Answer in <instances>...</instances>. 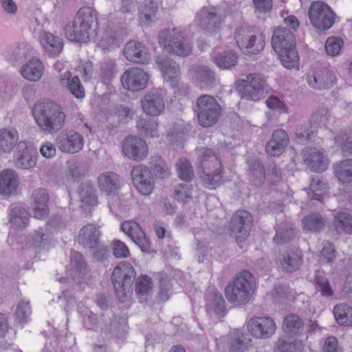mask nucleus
Listing matches in <instances>:
<instances>
[{"mask_svg": "<svg viewBox=\"0 0 352 352\" xmlns=\"http://www.w3.org/2000/svg\"><path fill=\"white\" fill-rule=\"evenodd\" d=\"M64 32L65 36L73 42L87 43L91 38L98 40L100 46L107 50L119 47L128 34L126 28L121 23H67Z\"/></svg>", "mask_w": 352, "mask_h": 352, "instance_id": "nucleus-1", "label": "nucleus"}, {"mask_svg": "<svg viewBox=\"0 0 352 352\" xmlns=\"http://www.w3.org/2000/svg\"><path fill=\"white\" fill-rule=\"evenodd\" d=\"M33 115L37 125L45 133H56L65 123L66 116L63 108L52 101L34 104Z\"/></svg>", "mask_w": 352, "mask_h": 352, "instance_id": "nucleus-2", "label": "nucleus"}, {"mask_svg": "<svg viewBox=\"0 0 352 352\" xmlns=\"http://www.w3.org/2000/svg\"><path fill=\"white\" fill-rule=\"evenodd\" d=\"M254 286L252 274L248 270H243L226 287V297L235 305H245L251 299Z\"/></svg>", "mask_w": 352, "mask_h": 352, "instance_id": "nucleus-3", "label": "nucleus"}, {"mask_svg": "<svg viewBox=\"0 0 352 352\" xmlns=\"http://www.w3.org/2000/svg\"><path fill=\"white\" fill-rule=\"evenodd\" d=\"M135 276L133 267L128 262L122 261L114 268L111 281L120 301L124 302L130 296Z\"/></svg>", "mask_w": 352, "mask_h": 352, "instance_id": "nucleus-4", "label": "nucleus"}, {"mask_svg": "<svg viewBox=\"0 0 352 352\" xmlns=\"http://www.w3.org/2000/svg\"><path fill=\"white\" fill-rule=\"evenodd\" d=\"M236 87L242 98L258 101L265 96L267 83L261 74L252 73L247 75L245 78L237 80Z\"/></svg>", "mask_w": 352, "mask_h": 352, "instance_id": "nucleus-5", "label": "nucleus"}, {"mask_svg": "<svg viewBox=\"0 0 352 352\" xmlns=\"http://www.w3.org/2000/svg\"><path fill=\"white\" fill-rule=\"evenodd\" d=\"M158 41L160 46L168 53L179 56H188L191 53L190 46L186 43L182 33L175 28L162 30Z\"/></svg>", "mask_w": 352, "mask_h": 352, "instance_id": "nucleus-6", "label": "nucleus"}, {"mask_svg": "<svg viewBox=\"0 0 352 352\" xmlns=\"http://www.w3.org/2000/svg\"><path fill=\"white\" fill-rule=\"evenodd\" d=\"M253 223L252 214L243 210H237L232 217L228 230L230 234L236 239L241 248L240 243L244 242L250 235Z\"/></svg>", "mask_w": 352, "mask_h": 352, "instance_id": "nucleus-7", "label": "nucleus"}, {"mask_svg": "<svg viewBox=\"0 0 352 352\" xmlns=\"http://www.w3.org/2000/svg\"><path fill=\"white\" fill-rule=\"evenodd\" d=\"M221 114V107L212 96H199V125L210 127L216 124Z\"/></svg>", "mask_w": 352, "mask_h": 352, "instance_id": "nucleus-8", "label": "nucleus"}, {"mask_svg": "<svg viewBox=\"0 0 352 352\" xmlns=\"http://www.w3.org/2000/svg\"><path fill=\"white\" fill-rule=\"evenodd\" d=\"M235 39L239 48L250 54H258L265 45V36L251 34L246 25H242L236 30Z\"/></svg>", "mask_w": 352, "mask_h": 352, "instance_id": "nucleus-9", "label": "nucleus"}, {"mask_svg": "<svg viewBox=\"0 0 352 352\" xmlns=\"http://www.w3.org/2000/svg\"><path fill=\"white\" fill-rule=\"evenodd\" d=\"M131 174L133 184L138 191L144 196L151 195L155 184L151 170L146 166L140 164L133 166Z\"/></svg>", "mask_w": 352, "mask_h": 352, "instance_id": "nucleus-10", "label": "nucleus"}, {"mask_svg": "<svg viewBox=\"0 0 352 352\" xmlns=\"http://www.w3.org/2000/svg\"><path fill=\"white\" fill-rule=\"evenodd\" d=\"M250 342L248 333L236 329L232 333L230 342L223 338L217 342V346L220 352H243L247 349Z\"/></svg>", "mask_w": 352, "mask_h": 352, "instance_id": "nucleus-11", "label": "nucleus"}, {"mask_svg": "<svg viewBox=\"0 0 352 352\" xmlns=\"http://www.w3.org/2000/svg\"><path fill=\"white\" fill-rule=\"evenodd\" d=\"M148 80V74L138 67H132L126 70L121 77L123 87L131 91L144 89L146 87Z\"/></svg>", "mask_w": 352, "mask_h": 352, "instance_id": "nucleus-12", "label": "nucleus"}, {"mask_svg": "<svg viewBox=\"0 0 352 352\" xmlns=\"http://www.w3.org/2000/svg\"><path fill=\"white\" fill-rule=\"evenodd\" d=\"M58 148L63 153H76L84 146V138L78 133L69 131L61 133L56 139Z\"/></svg>", "mask_w": 352, "mask_h": 352, "instance_id": "nucleus-13", "label": "nucleus"}, {"mask_svg": "<svg viewBox=\"0 0 352 352\" xmlns=\"http://www.w3.org/2000/svg\"><path fill=\"white\" fill-rule=\"evenodd\" d=\"M122 151L129 159L141 161L148 155V146L142 138L129 135L122 142Z\"/></svg>", "mask_w": 352, "mask_h": 352, "instance_id": "nucleus-14", "label": "nucleus"}, {"mask_svg": "<svg viewBox=\"0 0 352 352\" xmlns=\"http://www.w3.org/2000/svg\"><path fill=\"white\" fill-rule=\"evenodd\" d=\"M307 80L309 85L314 89H329L335 84L336 78L329 68L320 67L307 74Z\"/></svg>", "mask_w": 352, "mask_h": 352, "instance_id": "nucleus-15", "label": "nucleus"}, {"mask_svg": "<svg viewBox=\"0 0 352 352\" xmlns=\"http://www.w3.org/2000/svg\"><path fill=\"white\" fill-rule=\"evenodd\" d=\"M276 324L270 317H255L250 320L248 330L257 338H269L276 331Z\"/></svg>", "mask_w": 352, "mask_h": 352, "instance_id": "nucleus-16", "label": "nucleus"}, {"mask_svg": "<svg viewBox=\"0 0 352 352\" xmlns=\"http://www.w3.org/2000/svg\"><path fill=\"white\" fill-rule=\"evenodd\" d=\"M121 230L138 245L142 252H148L151 242L140 226L134 221H125L121 224Z\"/></svg>", "mask_w": 352, "mask_h": 352, "instance_id": "nucleus-17", "label": "nucleus"}, {"mask_svg": "<svg viewBox=\"0 0 352 352\" xmlns=\"http://www.w3.org/2000/svg\"><path fill=\"white\" fill-rule=\"evenodd\" d=\"M155 63L162 73L164 79L170 85H175V80H179L181 75L179 65L166 55L157 56Z\"/></svg>", "mask_w": 352, "mask_h": 352, "instance_id": "nucleus-18", "label": "nucleus"}, {"mask_svg": "<svg viewBox=\"0 0 352 352\" xmlns=\"http://www.w3.org/2000/svg\"><path fill=\"white\" fill-rule=\"evenodd\" d=\"M39 41L45 52L52 57H56L63 50L64 42L62 38L45 30L39 33Z\"/></svg>", "mask_w": 352, "mask_h": 352, "instance_id": "nucleus-19", "label": "nucleus"}, {"mask_svg": "<svg viewBox=\"0 0 352 352\" xmlns=\"http://www.w3.org/2000/svg\"><path fill=\"white\" fill-rule=\"evenodd\" d=\"M124 54L129 61L135 63L146 64L150 59L149 52L145 45L135 41L126 44Z\"/></svg>", "mask_w": 352, "mask_h": 352, "instance_id": "nucleus-20", "label": "nucleus"}, {"mask_svg": "<svg viewBox=\"0 0 352 352\" xmlns=\"http://www.w3.org/2000/svg\"><path fill=\"white\" fill-rule=\"evenodd\" d=\"M309 16L311 22H335L336 14L327 3L317 1L310 6Z\"/></svg>", "mask_w": 352, "mask_h": 352, "instance_id": "nucleus-21", "label": "nucleus"}, {"mask_svg": "<svg viewBox=\"0 0 352 352\" xmlns=\"http://www.w3.org/2000/svg\"><path fill=\"white\" fill-rule=\"evenodd\" d=\"M122 179L116 173L108 171L100 174L98 177L99 189L108 196H115L120 188Z\"/></svg>", "mask_w": 352, "mask_h": 352, "instance_id": "nucleus-22", "label": "nucleus"}, {"mask_svg": "<svg viewBox=\"0 0 352 352\" xmlns=\"http://www.w3.org/2000/svg\"><path fill=\"white\" fill-rule=\"evenodd\" d=\"M143 111L151 116L160 115L164 109L163 98L157 93H148L141 99Z\"/></svg>", "mask_w": 352, "mask_h": 352, "instance_id": "nucleus-23", "label": "nucleus"}, {"mask_svg": "<svg viewBox=\"0 0 352 352\" xmlns=\"http://www.w3.org/2000/svg\"><path fill=\"white\" fill-rule=\"evenodd\" d=\"M271 44L274 50L278 52L288 47L296 45V40L289 29L279 27L274 30Z\"/></svg>", "mask_w": 352, "mask_h": 352, "instance_id": "nucleus-24", "label": "nucleus"}, {"mask_svg": "<svg viewBox=\"0 0 352 352\" xmlns=\"http://www.w3.org/2000/svg\"><path fill=\"white\" fill-rule=\"evenodd\" d=\"M289 143V136L287 132L281 129L275 130L265 146L266 152L272 155L276 156L281 154Z\"/></svg>", "mask_w": 352, "mask_h": 352, "instance_id": "nucleus-25", "label": "nucleus"}, {"mask_svg": "<svg viewBox=\"0 0 352 352\" xmlns=\"http://www.w3.org/2000/svg\"><path fill=\"white\" fill-rule=\"evenodd\" d=\"M34 201L32 208V213L35 218L43 219L48 215L47 203L49 201V195L45 188L36 189L32 195Z\"/></svg>", "mask_w": 352, "mask_h": 352, "instance_id": "nucleus-26", "label": "nucleus"}, {"mask_svg": "<svg viewBox=\"0 0 352 352\" xmlns=\"http://www.w3.org/2000/svg\"><path fill=\"white\" fill-rule=\"evenodd\" d=\"M100 234L98 226L94 223H88L80 229L77 240L83 247L89 248L100 241Z\"/></svg>", "mask_w": 352, "mask_h": 352, "instance_id": "nucleus-27", "label": "nucleus"}, {"mask_svg": "<svg viewBox=\"0 0 352 352\" xmlns=\"http://www.w3.org/2000/svg\"><path fill=\"white\" fill-rule=\"evenodd\" d=\"M36 164V157L32 155L28 149L25 142H20L17 144L14 157V165L21 169H30Z\"/></svg>", "mask_w": 352, "mask_h": 352, "instance_id": "nucleus-28", "label": "nucleus"}, {"mask_svg": "<svg viewBox=\"0 0 352 352\" xmlns=\"http://www.w3.org/2000/svg\"><path fill=\"white\" fill-rule=\"evenodd\" d=\"M19 186V177L12 169H4L0 173V194L10 195Z\"/></svg>", "mask_w": 352, "mask_h": 352, "instance_id": "nucleus-29", "label": "nucleus"}, {"mask_svg": "<svg viewBox=\"0 0 352 352\" xmlns=\"http://www.w3.org/2000/svg\"><path fill=\"white\" fill-rule=\"evenodd\" d=\"M304 160L316 172H322L327 168V162L323 152L316 148L307 149L304 154Z\"/></svg>", "mask_w": 352, "mask_h": 352, "instance_id": "nucleus-30", "label": "nucleus"}, {"mask_svg": "<svg viewBox=\"0 0 352 352\" xmlns=\"http://www.w3.org/2000/svg\"><path fill=\"white\" fill-rule=\"evenodd\" d=\"M221 166V162L214 150L208 148L199 150V168L202 172H212V169H219Z\"/></svg>", "mask_w": 352, "mask_h": 352, "instance_id": "nucleus-31", "label": "nucleus"}, {"mask_svg": "<svg viewBox=\"0 0 352 352\" xmlns=\"http://www.w3.org/2000/svg\"><path fill=\"white\" fill-rule=\"evenodd\" d=\"M61 85L66 87L71 94L76 98L81 99L85 97V89L77 76H72L69 71L60 76Z\"/></svg>", "mask_w": 352, "mask_h": 352, "instance_id": "nucleus-32", "label": "nucleus"}, {"mask_svg": "<svg viewBox=\"0 0 352 352\" xmlns=\"http://www.w3.org/2000/svg\"><path fill=\"white\" fill-rule=\"evenodd\" d=\"M208 310L213 311L219 316H223L226 313L225 300L222 295L214 288L208 290L206 295Z\"/></svg>", "mask_w": 352, "mask_h": 352, "instance_id": "nucleus-33", "label": "nucleus"}, {"mask_svg": "<svg viewBox=\"0 0 352 352\" xmlns=\"http://www.w3.org/2000/svg\"><path fill=\"white\" fill-rule=\"evenodd\" d=\"M19 141V133L14 128L0 129V152L10 153Z\"/></svg>", "mask_w": 352, "mask_h": 352, "instance_id": "nucleus-34", "label": "nucleus"}, {"mask_svg": "<svg viewBox=\"0 0 352 352\" xmlns=\"http://www.w3.org/2000/svg\"><path fill=\"white\" fill-rule=\"evenodd\" d=\"M44 71V67L38 59H31L22 67L21 74L23 78L30 81H37L41 79Z\"/></svg>", "mask_w": 352, "mask_h": 352, "instance_id": "nucleus-35", "label": "nucleus"}, {"mask_svg": "<svg viewBox=\"0 0 352 352\" xmlns=\"http://www.w3.org/2000/svg\"><path fill=\"white\" fill-rule=\"evenodd\" d=\"M327 222V219L319 212L309 213L302 220L303 229L312 232H318L324 230Z\"/></svg>", "mask_w": 352, "mask_h": 352, "instance_id": "nucleus-36", "label": "nucleus"}, {"mask_svg": "<svg viewBox=\"0 0 352 352\" xmlns=\"http://www.w3.org/2000/svg\"><path fill=\"white\" fill-rule=\"evenodd\" d=\"M304 329L303 320L298 315L290 314L284 318L283 329L286 333L299 336L303 333Z\"/></svg>", "mask_w": 352, "mask_h": 352, "instance_id": "nucleus-37", "label": "nucleus"}, {"mask_svg": "<svg viewBox=\"0 0 352 352\" xmlns=\"http://www.w3.org/2000/svg\"><path fill=\"white\" fill-rule=\"evenodd\" d=\"M77 192L82 204L91 207L97 205L98 198L96 190L90 182L82 183Z\"/></svg>", "mask_w": 352, "mask_h": 352, "instance_id": "nucleus-38", "label": "nucleus"}, {"mask_svg": "<svg viewBox=\"0 0 352 352\" xmlns=\"http://www.w3.org/2000/svg\"><path fill=\"white\" fill-rule=\"evenodd\" d=\"M249 167L248 174L250 181L256 187H260L265 179L264 168L258 160H252L248 162Z\"/></svg>", "mask_w": 352, "mask_h": 352, "instance_id": "nucleus-39", "label": "nucleus"}, {"mask_svg": "<svg viewBox=\"0 0 352 352\" xmlns=\"http://www.w3.org/2000/svg\"><path fill=\"white\" fill-rule=\"evenodd\" d=\"M280 263L283 270L293 272L299 268L301 256L296 251L288 250L283 254Z\"/></svg>", "mask_w": 352, "mask_h": 352, "instance_id": "nucleus-40", "label": "nucleus"}, {"mask_svg": "<svg viewBox=\"0 0 352 352\" xmlns=\"http://www.w3.org/2000/svg\"><path fill=\"white\" fill-rule=\"evenodd\" d=\"M327 184L320 176L313 177L311 180L308 196L311 200L322 201L323 195L326 193Z\"/></svg>", "mask_w": 352, "mask_h": 352, "instance_id": "nucleus-41", "label": "nucleus"}, {"mask_svg": "<svg viewBox=\"0 0 352 352\" xmlns=\"http://www.w3.org/2000/svg\"><path fill=\"white\" fill-rule=\"evenodd\" d=\"M278 54L282 65L287 69L298 67L299 63V56L296 50V45L288 47L283 49Z\"/></svg>", "mask_w": 352, "mask_h": 352, "instance_id": "nucleus-42", "label": "nucleus"}, {"mask_svg": "<svg viewBox=\"0 0 352 352\" xmlns=\"http://www.w3.org/2000/svg\"><path fill=\"white\" fill-rule=\"evenodd\" d=\"M333 315L336 322L342 326H352V308L340 303L334 307Z\"/></svg>", "mask_w": 352, "mask_h": 352, "instance_id": "nucleus-43", "label": "nucleus"}, {"mask_svg": "<svg viewBox=\"0 0 352 352\" xmlns=\"http://www.w3.org/2000/svg\"><path fill=\"white\" fill-rule=\"evenodd\" d=\"M29 213L21 206L14 207L10 213V223L12 227L24 228L29 223Z\"/></svg>", "mask_w": 352, "mask_h": 352, "instance_id": "nucleus-44", "label": "nucleus"}, {"mask_svg": "<svg viewBox=\"0 0 352 352\" xmlns=\"http://www.w3.org/2000/svg\"><path fill=\"white\" fill-rule=\"evenodd\" d=\"M222 170L221 166L219 169H212V172H202L201 179L203 185L208 189H215L222 184Z\"/></svg>", "mask_w": 352, "mask_h": 352, "instance_id": "nucleus-45", "label": "nucleus"}, {"mask_svg": "<svg viewBox=\"0 0 352 352\" xmlns=\"http://www.w3.org/2000/svg\"><path fill=\"white\" fill-rule=\"evenodd\" d=\"M333 224L338 232L352 233V216L345 212H338L333 216Z\"/></svg>", "mask_w": 352, "mask_h": 352, "instance_id": "nucleus-46", "label": "nucleus"}, {"mask_svg": "<svg viewBox=\"0 0 352 352\" xmlns=\"http://www.w3.org/2000/svg\"><path fill=\"white\" fill-rule=\"evenodd\" d=\"M296 235V230L287 223H281L276 228V233L273 238L275 243L284 244L291 241Z\"/></svg>", "mask_w": 352, "mask_h": 352, "instance_id": "nucleus-47", "label": "nucleus"}, {"mask_svg": "<svg viewBox=\"0 0 352 352\" xmlns=\"http://www.w3.org/2000/svg\"><path fill=\"white\" fill-rule=\"evenodd\" d=\"M158 11V6L153 0H145L139 8L140 19L144 21H155Z\"/></svg>", "mask_w": 352, "mask_h": 352, "instance_id": "nucleus-48", "label": "nucleus"}, {"mask_svg": "<svg viewBox=\"0 0 352 352\" xmlns=\"http://www.w3.org/2000/svg\"><path fill=\"white\" fill-rule=\"evenodd\" d=\"M157 122L153 120L140 118L137 122V129L141 135L154 138L158 135Z\"/></svg>", "mask_w": 352, "mask_h": 352, "instance_id": "nucleus-49", "label": "nucleus"}, {"mask_svg": "<svg viewBox=\"0 0 352 352\" xmlns=\"http://www.w3.org/2000/svg\"><path fill=\"white\" fill-rule=\"evenodd\" d=\"M335 174L337 178L342 182H350L352 181V159H347L335 165Z\"/></svg>", "mask_w": 352, "mask_h": 352, "instance_id": "nucleus-50", "label": "nucleus"}, {"mask_svg": "<svg viewBox=\"0 0 352 352\" xmlns=\"http://www.w3.org/2000/svg\"><path fill=\"white\" fill-rule=\"evenodd\" d=\"M149 166L151 170L156 177L164 179L168 177V167L160 156L155 155L151 157Z\"/></svg>", "mask_w": 352, "mask_h": 352, "instance_id": "nucleus-51", "label": "nucleus"}, {"mask_svg": "<svg viewBox=\"0 0 352 352\" xmlns=\"http://www.w3.org/2000/svg\"><path fill=\"white\" fill-rule=\"evenodd\" d=\"M31 313L30 301L25 299L21 300L18 302L15 311L16 322L22 325L27 323Z\"/></svg>", "mask_w": 352, "mask_h": 352, "instance_id": "nucleus-52", "label": "nucleus"}, {"mask_svg": "<svg viewBox=\"0 0 352 352\" xmlns=\"http://www.w3.org/2000/svg\"><path fill=\"white\" fill-rule=\"evenodd\" d=\"M175 166L177 174L182 180L190 182L192 179L194 172L190 162L187 159H179L175 164Z\"/></svg>", "mask_w": 352, "mask_h": 352, "instance_id": "nucleus-53", "label": "nucleus"}, {"mask_svg": "<svg viewBox=\"0 0 352 352\" xmlns=\"http://www.w3.org/2000/svg\"><path fill=\"white\" fill-rule=\"evenodd\" d=\"M276 346L281 352H302L304 344L300 340L296 339L292 342L280 338L276 342Z\"/></svg>", "mask_w": 352, "mask_h": 352, "instance_id": "nucleus-54", "label": "nucleus"}, {"mask_svg": "<svg viewBox=\"0 0 352 352\" xmlns=\"http://www.w3.org/2000/svg\"><path fill=\"white\" fill-rule=\"evenodd\" d=\"M329 117V111L327 108L322 107L317 109L311 115L309 124L311 127H318L325 126L328 122Z\"/></svg>", "mask_w": 352, "mask_h": 352, "instance_id": "nucleus-55", "label": "nucleus"}, {"mask_svg": "<svg viewBox=\"0 0 352 352\" xmlns=\"http://www.w3.org/2000/svg\"><path fill=\"white\" fill-rule=\"evenodd\" d=\"M89 248L91 251L92 259L96 262H104L110 255L108 247L100 241Z\"/></svg>", "mask_w": 352, "mask_h": 352, "instance_id": "nucleus-56", "label": "nucleus"}, {"mask_svg": "<svg viewBox=\"0 0 352 352\" xmlns=\"http://www.w3.org/2000/svg\"><path fill=\"white\" fill-rule=\"evenodd\" d=\"M237 54L232 51L225 52L216 58L217 64L221 68L228 69L236 65Z\"/></svg>", "mask_w": 352, "mask_h": 352, "instance_id": "nucleus-57", "label": "nucleus"}, {"mask_svg": "<svg viewBox=\"0 0 352 352\" xmlns=\"http://www.w3.org/2000/svg\"><path fill=\"white\" fill-rule=\"evenodd\" d=\"M192 186L188 184H180L175 186V196L178 201L187 203L192 199Z\"/></svg>", "mask_w": 352, "mask_h": 352, "instance_id": "nucleus-58", "label": "nucleus"}, {"mask_svg": "<svg viewBox=\"0 0 352 352\" xmlns=\"http://www.w3.org/2000/svg\"><path fill=\"white\" fill-rule=\"evenodd\" d=\"M215 82V75L208 67H199V87L201 88L211 87Z\"/></svg>", "mask_w": 352, "mask_h": 352, "instance_id": "nucleus-59", "label": "nucleus"}, {"mask_svg": "<svg viewBox=\"0 0 352 352\" xmlns=\"http://www.w3.org/2000/svg\"><path fill=\"white\" fill-rule=\"evenodd\" d=\"M78 22H95L98 21V13L91 7L84 6L79 9L75 16Z\"/></svg>", "mask_w": 352, "mask_h": 352, "instance_id": "nucleus-60", "label": "nucleus"}, {"mask_svg": "<svg viewBox=\"0 0 352 352\" xmlns=\"http://www.w3.org/2000/svg\"><path fill=\"white\" fill-rule=\"evenodd\" d=\"M318 256L320 265H331L336 256L333 245L330 243H326Z\"/></svg>", "mask_w": 352, "mask_h": 352, "instance_id": "nucleus-61", "label": "nucleus"}, {"mask_svg": "<svg viewBox=\"0 0 352 352\" xmlns=\"http://www.w3.org/2000/svg\"><path fill=\"white\" fill-rule=\"evenodd\" d=\"M71 265L77 272L85 274L87 271V263L82 254L78 252H72L70 255Z\"/></svg>", "mask_w": 352, "mask_h": 352, "instance_id": "nucleus-62", "label": "nucleus"}, {"mask_svg": "<svg viewBox=\"0 0 352 352\" xmlns=\"http://www.w3.org/2000/svg\"><path fill=\"white\" fill-rule=\"evenodd\" d=\"M87 172L86 166L82 163L74 162L69 164V175L76 182L81 180Z\"/></svg>", "mask_w": 352, "mask_h": 352, "instance_id": "nucleus-63", "label": "nucleus"}, {"mask_svg": "<svg viewBox=\"0 0 352 352\" xmlns=\"http://www.w3.org/2000/svg\"><path fill=\"white\" fill-rule=\"evenodd\" d=\"M335 142L340 147L344 155L347 156L352 154V133L336 136Z\"/></svg>", "mask_w": 352, "mask_h": 352, "instance_id": "nucleus-64", "label": "nucleus"}]
</instances>
